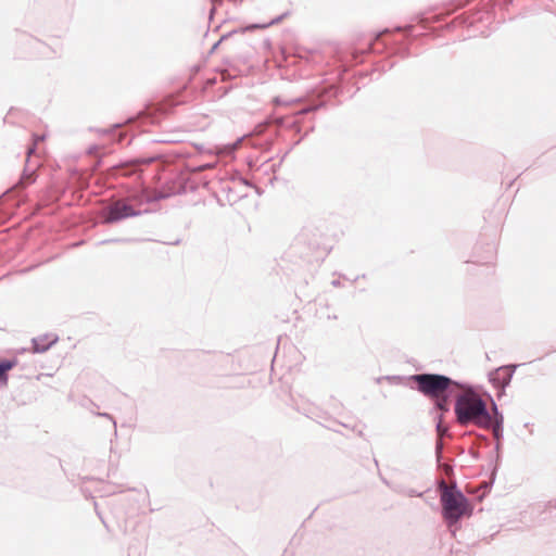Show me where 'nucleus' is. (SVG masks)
Wrapping results in <instances>:
<instances>
[{"label": "nucleus", "mask_w": 556, "mask_h": 556, "mask_svg": "<svg viewBox=\"0 0 556 556\" xmlns=\"http://www.w3.org/2000/svg\"><path fill=\"white\" fill-rule=\"evenodd\" d=\"M455 415L459 425H473L485 430L492 429L494 435L498 437L500 420L489 413L486 403L479 394L467 391L458 395L455 403Z\"/></svg>", "instance_id": "1"}, {"label": "nucleus", "mask_w": 556, "mask_h": 556, "mask_svg": "<svg viewBox=\"0 0 556 556\" xmlns=\"http://www.w3.org/2000/svg\"><path fill=\"white\" fill-rule=\"evenodd\" d=\"M441 503L444 518L454 523L464 515L470 513V507L464 494L454 486H447L444 481L440 484Z\"/></svg>", "instance_id": "2"}, {"label": "nucleus", "mask_w": 556, "mask_h": 556, "mask_svg": "<svg viewBox=\"0 0 556 556\" xmlns=\"http://www.w3.org/2000/svg\"><path fill=\"white\" fill-rule=\"evenodd\" d=\"M417 390L424 395L434 399L442 394L450 393L455 382L442 375L421 374L412 377Z\"/></svg>", "instance_id": "3"}, {"label": "nucleus", "mask_w": 556, "mask_h": 556, "mask_svg": "<svg viewBox=\"0 0 556 556\" xmlns=\"http://www.w3.org/2000/svg\"><path fill=\"white\" fill-rule=\"evenodd\" d=\"M138 212L126 201L118 200L112 203L104 212L105 223H115L127 217L136 216Z\"/></svg>", "instance_id": "4"}, {"label": "nucleus", "mask_w": 556, "mask_h": 556, "mask_svg": "<svg viewBox=\"0 0 556 556\" xmlns=\"http://www.w3.org/2000/svg\"><path fill=\"white\" fill-rule=\"evenodd\" d=\"M15 366V362L2 361L0 362V382L7 381V372Z\"/></svg>", "instance_id": "5"}, {"label": "nucleus", "mask_w": 556, "mask_h": 556, "mask_svg": "<svg viewBox=\"0 0 556 556\" xmlns=\"http://www.w3.org/2000/svg\"><path fill=\"white\" fill-rule=\"evenodd\" d=\"M448 394L450 393L442 394L440 397L432 399L435 402V405L440 410H443V412L448 410V403H447Z\"/></svg>", "instance_id": "6"}, {"label": "nucleus", "mask_w": 556, "mask_h": 556, "mask_svg": "<svg viewBox=\"0 0 556 556\" xmlns=\"http://www.w3.org/2000/svg\"><path fill=\"white\" fill-rule=\"evenodd\" d=\"M45 140V136H35L34 137V146L28 149L27 154L30 155L35 151V147L39 141Z\"/></svg>", "instance_id": "7"}, {"label": "nucleus", "mask_w": 556, "mask_h": 556, "mask_svg": "<svg viewBox=\"0 0 556 556\" xmlns=\"http://www.w3.org/2000/svg\"><path fill=\"white\" fill-rule=\"evenodd\" d=\"M496 375H497L498 377H502V376H503V379H504V380L506 379V378H505V376H509V375H508V371H507L506 369H498V370L496 371Z\"/></svg>", "instance_id": "8"}, {"label": "nucleus", "mask_w": 556, "mask_h": 556, "mask_svg": "<svg viewBox=\"0 0 556 556\" xmlns=\"http://www.w3.org/2000/svg\"><path fill=\"white\" fill-rule=\"evenodd\" d=\"M34 344H35L34 350H35L36 352H43V351H46V350H47V346H41V348H40V346L38 345V343H37V341H36V340H34Z\"/></svg>", "instance_id": "9"}, {"label": "nucleus", "mask_w": 556, "mask_h": 556, "mask_svg": "<svg viewBox=\"0 0 556 556\" xmlns=\"http://www.w3.org/2000/svg\"><path fill=\"white\" fill-rule=\"evenodd\" d=\"M438 431H439L440 433H443V432L445 431V430H443V428H441V424H439V426H438Z\"/></svg>", "instance_id": "10"}]
</instances>
